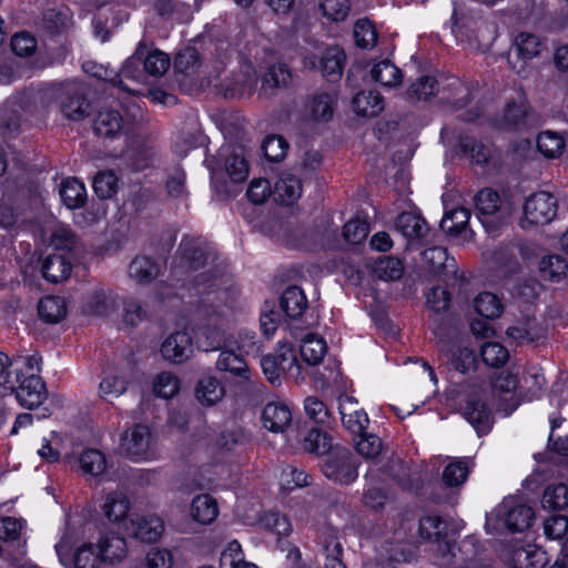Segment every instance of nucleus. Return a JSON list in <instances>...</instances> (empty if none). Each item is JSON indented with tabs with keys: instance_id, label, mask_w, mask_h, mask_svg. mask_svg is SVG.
I'll return each mask as SVG.
<instances>
[{
	"instance_id": "nucleus-1",
	"label": "nucleus",
	"mask_w": 568,
	"mask_h": 568,
	"mask_svg": "<svg viewBox=\"0 0 568 568\" xmlns=\"http://www.w3.org/2000/svg\"><path fill=\"white\" fill-rule=\"evenodd\" d=\"M193 285L197 294H207V298L202 301L197 310L201 318L205 321L199 329L200 336L204 338L205 351L220 349L224 343V326L231 307L214 302L222 301L226 292L213 290L216 277L211 273L196 275Z\"/></svg>"
},
{
	"instance_id": "nucleus-2",
	"label": "nucleus",
	"mask_w": 568,
	"mask_h": 568,
	"mask_svg": "<svg viewBox=\"0 0 568 568\" xmlns=\"http://www.w3.org/2000/svg\"><path fill=\"white\" fill-rule=\"evenodd\" d=\"M51 89L54 91L52 105H57L67 120L79 122L90 114V104L80 82L68 80L52 83Z\"/></svg>"
},
{
	"instance_id": "nucleus-3",
	"label": "nucleus",
	"mask_w": 568,
	"mask_h": 568,
	"mask_svg": "<svg viewBox=\"0 0 568 568\" xmlns=\"http://www.w3.org/2000/svg\"><path fill=\"white\" fill-rule=\"evenodd\" d=\"M358 460L346 447L335 446L326 455L322 471L324 476L339 485H349L358 476Z\"/></svg>"
},
{
	"instance_id": "nucleus-4",
	"label": "nucleus",
	"mask_w": 568,
	"mask_h": 568,
	"mask_svg": "<svg viewBox=\"0 0 568 568\" xmlns=\"http://www.w3.org/2000/svg\"><path fill=\"white\" fill-rule=\"evenodd\" d=\"M462 414L479 436L488 434L494 418L487 403V392L481 387H475L469 392L466 395Z\"/></svg>"
},
{
	"instance_id": "nucleus-5",
	"label": "nucleus",
	"mask_w": 568,
	"mask_h": 568,
	"mask_svg": "<svg viewBox=\"0 0 568 568\" xmlns=\"http://www.w3.org/2000/svg\"><path fill=\"white\" fill-rule=\"evenodd\" d=\"M261 366L267 381L273 385L280 384L284 374L295 379L301 375L295 351L288 345L282 346L275 354L264 355L261 358Z\"/></svg>"
},
{
	"instance_id": "nucleus-6",
	"label": "nucleus",
	"mask_w": 568,
	"mask_h": 568,
	"mask_svg": "<svg viewBox=\"0 0 568 568\" xmlns=\"http://www.w3.org/2000/svg\"><path fill=\"white\" fill-rule=\"evenodd\" d=\"M345 62L346 54L338 45L326 48L321 55L307 54L303 60L306 69L321 71L329 82H336L342 78Z\"/></svg>"
},
{
	"instance_id": "nucleus-7",
	"label": "nucleus",
	"mask_w": 568,
	"mask_h": 568,
	"mask_svg": "<svg viewBox=\"0 0 568 568\" xmlns=\"http://www.w3.org/2000/svg\"><path fill=\"white\" fill-rule=\"evenodd\" d=\"M535 514L527 505L516 504L514 499H505L490 515L487 521L494 518L503 520L511 532H521L531 526Z\"/></svg>"
},
{
	"instance_id": "nucleus-8",
	"label": "nucleus",
	"mask_w": 568,
	"mask_h": 568,
	"mask_svg": "<svg viewBox=\"0 0 568 568\" xmlns=\"http://www.w3.org/2000/svg\"><path fill=\"white\" fill-rule=\"evenodd\" d=\"M557 199L548 192L531 194L524 204V223L530 225H546L557 215Z\"/></svg>"
},
{
	"instance_id": "nucleus-9",
	"label": "nucleus",
	"mask_w": 568,
	"mask_h": 568,
	"mask_svg": "<svg viewBox=\"0 0 568 568\" xmlns=\"http://www.w3.org/2000/svg\"><path fill=\"white\" fill-rule=\"evenodd\" d=\"M120 303V296L114 290L97 285L85 294L82 311L87 315L108 317L118 311Z\"/></svg>"
},
{
	"instance_id": "nucleus-10",
	"label": "nucleus",
	"mask_w": 568,
	"mask_h": 568,
	"mask_svg": "<svg viewBox=\"0 0 568 568\" xmlns=\"http://www.w3.org/2000/svg\"><path fill=\"white\" fill-rule=\"evenodd\" d=\"M54 91L51 84L42 87L38 90H28L13 95L9 101L17 113V108L27 113H40L52 108V97Z\"/></svg>"
},
{
	"instance_id": "nucleus-11",
	"label": "nucleus",
	"mask_w": 568,
	"mask_h": 568,
	"mask_svg": "<svg viewBox=\"0 0 568 568\" xmlns=\"http://www.w3.org/2000/svg\"><path fill=\"white\" fill-rule=\"evenodd\" d=\"M22 374L17 373L14 379V389L18 402L32 409L38 407L45 398V386L41 377L34 373L29 374L21 379Z\"/></svg>"
},
{
	"instance_id": "nucleus-12",
	"label": "nucleus",
	"mask_w": 568,
	"mask_h": 568,
	"mask_svg": "<svg viewBox=\"0 0 568 568\" xmlns=\"http://www.w3.org/2000/svg\"><path fill=\"white\" fill-rule=\"evenodd\" d=\"M163 358L173 364H182L193 355V342L185 331H178L169 335L161 345Z\"/></svg>"
},
{
	"instance_id": "nucleus-13",
	"label": "nucleus",
	"mask_w": 568,
	"mask_h": 568,
	"mask_svg": "<svg viewBox=\"0 0 568 568\" xmlns=\"http://www.w3.org/2000/svg\"><path fill=\"white\" fill-rule=\"evenodd\" d=\"M338 409L344 427L353 435H362L369 419L366 412L359 407L356 399L349 396H339Z\"/></svg>"
},
{
	"instance_id": "nucleus-14",
	"label": "nucleus",
	"mask_w": 568,
	"mask_h": 568,
	"mask_svg": "<svg viewBox=\"0 0 568 568\" xmlns=\"http://www.w3.org/2000/svg\"><path fill=\"white\" fill-rule=\"evenodd\" d=\"M150 442L151 433L149 427L136 424L123 434L121 448L132 459L144 458L148 454Z\"/></svg>"
},
{
	"instance_id": "nucleus-15",
	"label": "nucleus",
	"mask_w": 568,
	"mask_h": 568,
	"mask_svg": "<svg viewBox=\"0 0 568 568\" xmlns=\"http://www.w3.org/2000/svg\"><path fill=\"white\" fill-rule=\"evenodd\" d=\"M164 530L163 521L158 516H142L130 519V526L125 527L129 536L143 542L156 541Z\"/></svg>"
},
{
	"instance_id": "nucleus-16",
	"label": "nucleus",
	"mask_w": 568,
	"mask_h": 568,
	"mask_svg": "<svg viewBox=\"0 0 568 568\" xmlns=\"http://www.w3.org/2000/svg\"><path fill=\"white\" fill-rule=\"evenodd\" d=\"M261 420L270 432L284 433L292 424L291 408L283 402H272L264 406Z\"/></svg>"
},
{
	"instance_id": "nucleus-17",
	"label": "nucleus",
	"mask_w": 568,
	"mask_h": 568,
	"mask_svg": "<svg viewBox=\"0 0 568 568\" xmlns=\"http://www.w3.org/2000/svg\"><path fill=\"white\" fill-rule=\"evenodd\" d=\"M125 122L122 113L115 109H102L98 112L93 130L97 135L102 138H116L124 131Z\"/></svg>"
},
{
	"instance_id": "nucleus-18",
	"label": "nucleus",
	"mask_w": 568,
	"mask_h": 568,
	"mask_svg": "<svg viewBox=\"0 0 568 568\" xmlns=\"http://www.w3.org/2000/svg\"><path fill=\"white\" fill-rule=\"evenodd\" d=\"M215 367L220 372L230 373L241 382L248 381L251 376L248 365L246 364L243 356L231 349H223L220 352Z\"/></svg>"
},
{
	"instance_id": "nucleus-19",
	"label": "nucleus",
	"mask_w": 568,
	"mask_h": 568,
	"mask_svg": "<svg viewBox=\"0 0 568 568\" xmlns=\"http://www.w3.org/2000/svg\"><path fill=\"white\" fill-rule=\"evenodd\" d=\"M138 45L143 47L142 61L145 70V74L152 77L163 75L170 67V57L158 49L152 48V43L141 40Z\"/></svg>"
},
{
	"instance_id": "nucleus-20",
	"label": "nucleus",
	"mask_w": 568,
	"mask_h": 568,
	"mask_svg": "<svg viewBox=\"0 0 568 568\" xmlns=\"http://www.w3.org/2000/svg\"><path fill=\"white\" fill-rule=\"evenodd\" d=\"M38 314L41 321L47 324H58L68 314V305L64 297L48 295L38 303Z\"/></svg>"
},
{
	"instance_id": "nucleus-21",
	"label": "nucleus",
	"mask_w": 568,
	"mask_h": 568,
	"mask_svg": "<svg viewBox=\"0 0 568 568\" xmlns=\"http://www.w3.org/2000/svg\"><path fill=\"white\" fill-rule=\"evenodd\" d=\"M292 80V74L284 63H276L268 67L262 79L261 93L271 97L277 90L287 88Z\"/></svg>"
},
{
	"instance_id": "nucleus-22",
	"label": "nucleus",
	"mask_w": 568,
	"mask_h": 568,
	"mask_svg": "<svg viewBox=\"0 0 568 568\" xmlns=\"http://www.w3.org/2000/svg\"><path fill=\"white\" fill-rule=\"evenodd\" d=\"M423 260L428 270L435 274H456V261L449 257L447 250L442 246H433L423 252Z\"/></svg>"
},
{
	"instance_id": "nucleus-23",
	"label": "nucleus",
	"mask_w": 568,
	"mask_h": 568,
	"mask_svg": "<svg viewBox=\"0 0 568 568\" xmlns=\"http://www.w3.org/2000/svg\"><path fill=\"white\" fill-rule=\"evenodd\" d=\"M98 552L102 562H119L126 556L125 539L116 534H109L99 540Z\"/></svg>"
},
{
	"instance_id": "nucleus-24",
	"label": "nucleus",
	"mask_w": 568,
	"mask_h": 568,
	"mask_svg": "<svg viewBox=\"0 0 568 568\" xmlns=\"http://www.w3.org/2000/svg\"><path fill=\"white\" fill-rule=\"evenodd\" d=\"M102 509L109 521L123 524L124 528L130 526V521L128 523L126 520L130 510V500L124 494L118 491L109 494Z\"/></svg>"
},
{
	"instance_id": "nucleus-25",
	"label": "nucleus",
	"mask_w": 568,
	"mask_h": 568,
	"mask_svg": "<svg viewBox=\"0 0 568 568\" xmlns=\"http://www.w3.org/2000/svg\"><path fill=\"white\" fill-rule=\"evenodd\" d=\"M72 271V264L63 254H51L42 262L41 273L43 277L52 283L68 278Z\"/></svg>"
},
{
	"instance_id": "nucleus-26",
	"label": "nucleus",
	"mask_w": 568,
	"mask_h": 568,
	"mask_svg": "<svg viewBox=\"0 0 568 568\" xmlns=\"http://www.w3.org/2000/svg\"><path fill=\"white\" fill-rule=\"evenodd\" d=\"M129 276L139 284L153 282L160 273L158 263L145 255L135 256L129 264Z\"/></svg>"
},
{
	"instance_id": "nucleus-27",
	"label": "nucleus",
	"mask_w": 568,
	"mask_h": 568,
	"mask_svg": "<svg viewBox=\"0 0 568 568\" xmlns=\"http://www.w3.org/2000/svg\"><path fill=\"white\" fill-rule=\"evenodd\" d=\"M352 106L357 115L373 118L384 110V99L376 91H361L353 98Z\"/></svg>"
},
{
	"instance_id": "nucleus-28",
	"label": "nucleus",
	"mask_w": 568,
	"mask_h": 568,
	"mask_svg": "<svg viewBox=\"0 0 568 568\" xmlns=\"http://www.w3.org/2000/svg\"><path fill=\"white\" fill-rule=\"evenodd\" d=\"M280 304L286 316L293 320L301 317L307 308L306 296L296 285H291L283 292Z\"/></svg>"
},
{
	"instance_id": "nucleus-29",
	"label": "nucleus",
	"mask_w": 568,
	"mask_h": 568,
	"mask_svg": "<svg viewBox=\"0 0 568 568\" xmlns=\"http://www.w3.org/2000/svg\"><path fill=\"white\" fill-rule=\"evenodd\" d=\"M225 395L224 386L214 376H204L195 387V397L202 404L212 406Z\"/></svg>"
},
{
	"instance_id": "nucleus-30",
	"label": "nucleus",
	"mask_w": 568,
	"mask_h": 568,
	"mask_svg": "<svg viewBox=\"0 0 568 568\" xmlns=\"http://www.w3.org/2000/svg\"><path fill=\"white\" fill-rule=\"evenodd\" d=\"M219 515L216 500L209 494H201L193 498L191 504L192 518L202 524H211Z\"/></svg>"
},
{
	"instance_id": "nucleus-31",
	"label": "nucleus",
	"mask_w": 568,
	"mask_h": 568,
	"mask_svg": "<svg viewBox=\"0 0 568 568\" xmlns=\"http://www.w3.org/2000/svg\"><path fill=\"white\" fill-rule=\"evenodd\" d=\"M179 250L187 264L192 268L203 266L207 258V251L202 239L184 236L181 241Z\"/></svg>"
},
{
	"instance_id": "nucleus-32",
	"label": "nucleus",
	"mask_w": 568,
	"mask_h": 568,
	"mask_svg": "<svg viewBox=\"0 0 568 568\" xmlns=\"http://www.w3.org/2000/svg\"><path fill=\"white\" fill-rule=\"evenodd\" d=\"M60 196L67 207L79 209L87 201L85 186L75 178L65 179L60 185Z\"/></svg>"
},
{
	"instance_id": "nucleus-33",
	"label": "nucleus",
	"mask_w": 568,
	"mask_h": 568,
	"mask_svg": "<svg viewBox=\"0 0 568 568\" xmlns=\"http://www.w3.org/2000/svg\"><path fill=\"white\" fill-rule=\"evenodd\" d=\"M538 271L544 281L560 282L567 275L568 263L560 255H546L539 261Z\"/></svg>"
},
{
	"instance_id": "nucleus-34",
	"label": "nucleus",
	"mask_w": 568,
	"mask_h": 568,
	"mask_svg": "<svg viewBox=\"0 0 568 568\" xmlns=\"http://www.w3.org/2000/svg\"><path fill=\"white\" fill-rule=\"evenodd\" d=\"M301 180L291 173H283L278 181L275 183L274 192L282 204H292L302 194Z\"/></svg>"
},
{
	"instance_id": "nucleus-35",
	"label": "nucleus",
	"mask_w": 568,
	"mask_h": 568,
	"mask_svg": "<svg viewBox=\"0 0 568 568\" xmlns=\"http://www.w3.org/2000/svg\"><path fill=\"white\" fill-rule=\"evenodd\" d=\"M336 95L329 92H316L314 93L307 104L311 115L314 120L327 121L333 116Z\"/></svg>"
},
{
	"instance_id": "nucleus-36",
	"label": "nucleus",
	"mask_w": 568,
	"mask_h": 568,
	"mask_svg": "<svg viewBox=\"0 0 568 568\" xmlns=\"http://www.w3.org/2000/svg\"><path fill=\"white\" fill-rule=\"evenodd\" d=\"M371 75L374 81L379 82L386 88H396L402 84L403 73L389 60H383L374 64L371 70Z\"/></svg>"
},
{
	"instance_id": "nucleus-37",
	"label": "nucleus",
	"mask_w": 568,
	"mask_h": 568,
	"mask_svg": "<svg viewBox=\"0 0 568 568\" xmlns=\"http://www.w3.org/2000/svg\"><path fill=\"white\" fill-rule=\"evenodd\" d=\"M474 200L479 219L495 215L503 206L499 193L489 187L477 192Z\"/></svg>"
},
{
	"instance_id": "nucleus-38",
	"label": "nucleus",
	"mask_w": 568,
	"mask_h": 568,
	"mask_svg": "<svg viewBox=\"0 0 568 568\" xmlns=\"http://www.w3.org/2000/svg\"><path fill=\"white\" fill-rule=\"evenodd\" d=\"M396 229L407 239H418L427 231L426 221L412 212H403L395 222Z\"/></svg>"
},
{
	"instance_id": "nucleus-39",
	"label": "nucleus",
	"mask_w": 568,
	"mask_h": 568,
	"mask_svg": "<svg viewBox=\"0 0 568 568\" xmlns=\"http://www.w3.org/2000/svg\"><path fill=\"white\" fill-rule=\"evenodd\" d=\"M224 170L230 179L235 182H244L248 176V162L244 150L232 151L225 155Z\"/></svg>"
},
{
	"instance_id": "nucleus-40",
	"label": "nucleus",
	"mask_w": 568,
	"mask_h": 568,
	"mask_svg": "<svg viewBox=\"0 0 568 568\" xmlns=\"http://www.w3.org/2000/svg\"><path fill=\"white\" fill-rule=\"evenodd\" d=\"M384 473L405 489H410L416 480L409 465L398 457L389 458L384 466Z\"/></svg>"
},
{
	"instance_id": "nucleus-41",
	"label": "nucleus",
	"mask_w": 568,
	"mask_h": 568,
	"mask_svg": "<svg viewBox=\"0 0 568 568\" xmlns=\"http://www.w3.org/2000/svg\"><path fill=\"white\" fill-rule=\"evenodd\" d=\"M327 351L325 341L313 334H308L302 341L301 356L308 365H317L322 362Z\"/></svg>"
},
{
	"instance_id": "nucleus-42",
	"label": "nucleus",
	"mask_w": 568,
	"mask_h": 568,
	"mask_svg": "<svg viewBox=\"0 0 568 568\" xmlns=\"http://www.w3.org/2000/svg\"><path fill=\"white\" fill-rule=\"evenodd\" d=\"M374 274L383 281H397L404 274L403 261L394 256H383L374 263Z\"/></svg>"
},
{
	"instance_id": "nucleus-43",
	"label": "nucleus",
	"mask_w": 568,
	"mask_h": 568,
	"mask_svg": "<svg viewBox=\"0 0 568 568\" xmlns=\"http://www.w3.org/2000/svg\"><path fill=\"white\" fill-rule=\"evenodd\" d=\"M470 217V212L465 207H456L447 212L440 221V229L450 234L458 235L466 230Z\"/></svg>"
},
{
	"instance_id": "nucleus-44",
	"label": "nucleus",
	"mask_w": 568,
	"mask_h": 568,
	"mask_svg": "<svg viewBox=\"0 0 568 568\" xmlns=\"http://www.w3.org/2000/svg\"><path fill=\"white\" fill-rule=\"evenodd\" d=\"M143 47L136 45L134 53L129 57L122 69L120 74V79L122 78L133 80L138 83H143L146 80V74L142 61Z\"/></svg>"
},
{
	"instance_id": "nucleus-45",
	"label": "nucleus",
	"mask_w": 568,
	"mask_h": 568,
	"mask_svg": "<svg viewBox=\"0 0 568 568\" xmlns=\"http://www.w3.org/2000/svg\"><path fill=\"white\" fill-rule=\"evenodd\" d=\"M448 361L450 366L462 374L475 371L477 365V357L474 351L464 346H455L448 356Z\"/></svg>"
},
{
	"instance_id": "nucleus-46",
	"label": "nucleus",
	"mask_w": 568,
	"mask_h": 568,
	"mask_svg": "<svg viewBox=\"0 0 568 568\" xmlns=\"http://www.w3.org/2000/svg\"><path fill=\"white\" fill-rule=\"evenodd\" d=\"M541 505L549 510H561L567 507L568 486L561 483L549 485L544 491Z\"/></svg>"
},
{
	"instance_id": "nucleus-47",
	"label": "nucleus",
	"mask_w": 568,
	"mask_h": 568,
	"mask_svg": "<svg viewBox=\"0 0 568 568\" xmlns=\"http://www.w3.org/2000/svg\"><path fill=\"white\" fill-rule=\"evenodd\" d=\"M305 452L324 455L328 454L335 446H332L331 437L318 428H312L303 439Z\"/></svg>"
},
{
	"instance_id": "nucleus-48",
	"label": "nucleus",
	"mask_w": 568,
	"mask_h": 568,
	"mask_svg": "<svg viewBox=\"0 0 568 568\" xmlns=\"http://www.w3.org/2000/svg\"><path fill=\"white\" fill-rule=\"evenodd\" d=\"M80 468L84 475L97 477L106 469L105 456L98 449H87L79 458Z\"/></svg>"
},
{
	"instance_id": "nucleus-49",
	"label": "nucleus",
	"mask_w": 568,
	"mask_h": 568,
	"mask_svg": "<svg viewBox=\"0 0 568 568\" xmlns=\"http://www.w3.org/2000/svg\"><path fill=\"white\" fill-rule=\"evenodd\" d=\"M474 308L480 316L488 320L498 317L503 312L499 298L489 292H483L475 297Z\"/></svg>"
},
{
	"instance_id": "nucleus-50",
	"label": "nucleus",
	"mask_w": 568,
	"mask_h": 568,
	"mask_svg": "<svg viewBox=\"0 0 568 568\" xmlns=\"http://www.w3.org/2000/svg\"><path fill=\"white\" fill-rule=\"evenodd\" d=\"M438 92V82L429 75L420 77L407 90V98L412 101H427Z\"/></svg>"
},
{
	"instance_id": "nucleus-51",
	"label": "nucleus",
	"mask_w": 568,
	"mask_h": 568,
	"mask_svg": "<svg viewBox=\"0 0 568 568\" xmlns=\"http://www.w3.org/2000/svg\"><path fill=\"white\" fill-rule=\"evenodd\" d=\"M354 436L358 437V439L355 440L357 453L365 459L375 462L383 452V443L381 438L373 434H366L365 432L362 435Z\"/></svg>"
},
{
	"instance_id": "nucleus-52",
	"label": "nucleus",
	"mask_w": 568,
	"mask_h": 568,
	"mask_svg": "<svg viewBox=\"0 0 568 568\" xmlns=\"http://www.w3.org/2000/svg\"><path fill=\"white\" fill-rule=\"evenodd\" d=\"M468 474V462L464 459H455L444 468L443 481L446 486L457 487L465 483Z\"/></svg>"
},
{
	"instance_id": "nucleus-53",
	"label": "nucleus",
	"mask_w": 568,
	"mask_h": 568,
	"mask_svg": "<svg viewBox=\"0 0 568 568\" xmlns=\"http://www.w3.org/2000/svg\"><path fill=\"white\" fill-rule=\"evenodd\" d=\"M179 389L180 379L172 373L162 372L154 379L153 392L158 397L172 398L179 393Z\"/></svg>"
},
{
	"instance_id": "nucleus-54",
	"label": "nucleus",
	"mask_w": 568,
	"mask_h": 568,
	"mask_svg": "<svg viewBox=\"0 0 568 568\" xmlns=\"http://www.w3.org/2000/svg\"><path fill=\"white\" fill-rule=\"evenodd\" d=\"M515 50L524 60H531L541 50V43L536 34L521 32L516 37Z\"/></svg>"
},
{
	"instance_id": "nucleus-55",
	"label": "nucleus",
	"mask_w": 568,
	"mask_h": 568,
	"mask_svg": "<svg viewBox=\"0 0 568 568\" xmlns=\"http://www.w3.org/2000/svg\"><path fill=\"white\" fill-rule=\"evenodd\" d=\"M537 148L545 156L556 158L562 153L565 142L559 134L546 131L538 135Z\"/></svg>"
},
{
	"instance_id": "nucleus-56",
	"label": "nucleus",
	"mask_w": 568,
	"mask_h": 568,
	"mask_svg": "<svg viewBox=\"0 0 568 568\" xmlns=\"http://www.w3.org/2000/svg\"><path fill=\"white\" fill-rule=\"evenodd\" d=\"M92 186L100 199H111L118 190V178L112 171L99 172L93 179Z\"/></svg>"
},
{
	"instance_id": "nucleus-57",
	"label": "nucleus",
	"mask_w": 568,
	"mask_h": 568,
	"mask_svg": "<svg viewBox=\"0 0 568 568\" xmlns=\"http://www.w3.org/2000/svg\"><path fill=\"white\" fill-rule=\"evenodd\" d=\"M446 524L438 516H427L419 521V534L423 538L440 541L447 536Z\"/></svg>"
},
{
	"instance_id": "nucleus-58",
	"label": "nucleus",
	"mask_w": 568,
	"mask_h": 568,
	"mask_svg": "<svg viewBox=\"0 0 568 568\" xmlns=\"http://www.w3.org/2000/svg\"><path fill=\"white\" fill-rule=\"evenodd\" d=\"M480 355L483 362L490 367L503 366L508 357V351L497 342H488L481 346Z\"/></svg>"
},
{
	"instance_id": "nucleus-59",
	"label": "nucleus",
	"mask_w": 568,
	"mask_h": 568,
	"mask_svg": "<svg viewBox=\"0 0 568 568\" xmlns=\"http://www.w3.org/2000/svg\"><path fill=\"white\" fill-rule=\"evenodd\" d=\"M304 410L307 417L316 424H328L332 418L326 404L316 396H308L305 398Z\"/></svg>"
},
{
	"instance_id": "nucleus-60",
	"label": "nucleus",
	"mask_w": 568,
	"mask_h": 568,
	"mask_svg": "<svg viewBox=\"0 0 568 568\" xmlns=\"http://www.w3.org/2000/svg\"><path fill=\"white\" fill-rule=\"evenodd\" d=\"M128 382L115 375L105 376L99 385L100 397L111 402L125 393Z\"/></svg>"
},
{
	"instance_id": "nucleus-61",
	"label": "nucleus",
	"mask_w": 568,
	"mask_h": 568,
	"mask_svg": "<svg viewBox=\"0 0 568 568\" xmlns=\"http://www.w3.org/2000/svg\"><path fill=\"white\" fill-rule=\"evenodd\" d=\"M354 37L359 48H373L377 42V32L368 19H359L354 27Z\"/></svg>"
},
{
	"instance_id": "nucleus-62",
	"label": "nucleus",
	"mask_w": 568,
	"mask_h": 568,
	"mask_svg": "<svg viewBox=\"0 0 568 568\" xmlns=\"http://www.w3.org/2000/svg\"><path fill=\"white\" fill-rule=\"evenodd\" d=\"M288 143L281 135L267 136L262 144L263 153L270 162L282 161L286 155Z\"/></svg>"
},
{
	"instance_id": "nucleus-63",
	"label": "nucleus",
	"mask_w": 568,
	"mask_h": 568,
	"mask_svg": "<svg viewBox=\"0 0 568 568\" xmlns=\"http://www.w3.org/2000/svg\"><path fill=\"white\" fill-rule=\"evenodd\" d=\"M459 144L463 152L476 164L486 163L490 156L489 149L473 138L464 136L460 139Z\"/></svg>"
},
{
	"instance_id": "nucleus-64",
	"label": "nucleus",
	"mask_w": 568,
	"mask_h": 568,
	"mask_svg": "<svg viewBox=\"0 0 568 568\" xmlns=\"http://www.w3.org/2000/svg\"><path fill=\"white\" fill-rule=\"evenodd\" d=\"M73 562L75 568H99L102 561L93 545L84 544L77 549Z\"/></svg>"
}]
</instances>
